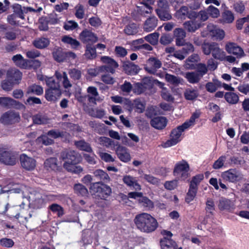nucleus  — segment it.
<instances>
[{
	"mask_svg": "<svg viewBox=\"0 0 249 249\" xmlns=\"http://www.w3.org/2000/svg\"><path fill=\"white\" fill-rule=\"evenodd\" d=\"M199 114L198 112H194L190 119L185 122L176 128L173 129L170 134V139L164 143V147H168L177 144L183 138V133L186 130L188 129L195 124L196 120L198 118Z\"/></svg>",
	"mask_w": 249,
	"mask_h": 249,
	"instance_id": "f257e3e1",
	"label": "nucleus"
},
{
	"mask_svg": "<svg viewBox=\"0 0 249 249\" xmlns=\"http://www.w3.org/2000/svg\"><path fill=\"white\" fill-rule=\"evenodd\" d=\"M134 222L139 230L147 233L154 231L158 226L156 219L150 214L145 213L137 215Z\"/></svg>",
	"mask_w": 249,
	"mask_h": 249,
	"instance_id": "f03ea898",
	"label": "nucleus"
},
{
	"mask_svg": "<svg viewBox=\"0 0 249 249\" xmlns=\"http://www.w3.org/2000/svg\"><path fill=\"white\" fill-rule=\"evenodd\" d=\"M61 158L65 161L64 167L69 172L76 173L78 166L77 153L76 151L65 150L61 153Z\"/></svg>",
	"mask_w": 249,
	"mask_h": 249,
	"instance_id": "7ed1b4c3",
	"label": "nucleus"
},
{
	"mask_svg": "<svg viewBox=\"0 0 249 249\" xmlns=\"http://www.w3.org/2000/svg\"><path fill=\"white\" fill-rule=\"evenodd\" d=\"M203 53L207 55L212 54L215 59L223 61L225 57V52L215 42L204 43L202 45Z\"/></svg>",
	"mask_w": 249,
	"mask_h": 249,
	"instance_id": "20e7f679",
	"label": "nucleus"
},
{
	"mask_svg": "<svg viewBox=\"0 0 249 249\" xmlns=\"http://www.w3.org/2000/svg\"><path fill=\"white\" fill-rule=\"evenodd\" d=\"M190 166L184 160L178 162L174 167V175L179 180H185L189 177Z\"/></svg>",
	"mask_w": 249,
	"mask_h": 249,
	"instance_id": "39448f33",
	"label": "nucleus"
},
{
	"mask_svg": "<svg viewBox=\"0 0 249 249\" xmlns=\"http://www.w3.org/2000/svg\"><path fill=\"white\" fill-rule=\"evenodd\" d=\"M18 161L16 153L0 147V162L7 165H14Z\"/></svg>",
	"mask_w": 249,
	"mask_h": 249,
	"instance_id": "423d86ee",
	"label": "nucleus"
},
{
	"mask_svg": "<svg viewBox=\"0 0 249 249\" xmlns=\"http://www.w3.org/2000/svg\"><path fill=\"white\" fill-rule=\"evenodd\" d=\"M90 190L93 194L98 193L99 196L103 199H106L111 193V189L109 186L100 182L92 183Z\"/></svg>",
	"mask_w": 249,
	"mask_h": 249,
	"instance_id": "0eeeda50",
	"label": "nucleus"
},
{
	"mask_svg": "<svg viewBox=\"0 0 249 249\" xmlns=\"http://www.w3.org/2000/svg\"><path fill=\"white\" fill-rule=\"evenodd\" d=\"M20 120V115L18 112L10 110L1 115L0 122L3 124L10 125L18 123Z\"/></svg>",
	"mask_w": 249,
	"mask_h": 249,
	"instance_id": "6e6552de",
	"label": "nucleus"
},
{
	"mask_svg": "<svg viewBox=\"0 0 249 249\" xmlns=\"http://www.w3.org/2000/svg\"><path fill=\"white\" fill-rule=\"evenodd\" d=\"M101 60L105 64L99 67L98 70L101 72H108L113 73L115 72V69L118 66L117 63L108 56H102L101 58Z\"/></svg>",
	"mask_w": 249,
	"mask_h": 249,
	"instance_id": "1a4fd4ad",
	"label": "nucleus"
},
{
	"mask_svg": "<svg viewBox=\"0 0 249 249\" xmlns=\"http://www.w3.org/2000/svg\"><path fill=\"white\" fill-rule=\"evenodd\" d=\"M221 177L224 180L233 183L239 181L243 178L241 172L235 169H230L223 172Z\"/></svg>",
	"mask_w": 249,
	"mask_h": 249,
	"instance_id": "9d476101",
	"label": "nucleus"
},
{
	"mask_svg": "<svg viewBox=\"0 0 249 249\" xmlns=\"http://www.w3.org/2000/svg\"><path fill=\"white\" fill-rule=\"evenodd\" d=\"M225 50L229 53L233 54L237 58H241L245 56L243 49L234 43H227L225 46Z\"/></svg>",
	"mask_w": 249,
	"mask_h": 249,
	"instance_id": "9b49d317",
	"label": "nucleus"
},
{
	"mask_svg": "<svg viewBox=\"0 0 249 249\" xmlns=\"http://www.w3.org/2000/svg\"><path fill=\"white\" fill-rule=\"evenodd\" d=\"M20 161L21 166L28 171L34 170L36 166V160L25 154L20 155Z\"/></svg>",
	"mask_w": 249,
	"mask_h": 249,
	"instance_id": "f8f14e48",
	"label": "nucleus"
},
{
	"mask_svg": "<svg viewBox=\"0 0 249 249\" xmlns=\"http://www.w3.org/2000/svg\"><path fill=\"white\" fill-rule=\"evenodd\" d=\"M161 66V63L159 59L151 57L147 60L144 69L148 72L154 74L156 70L160 68Z\"/></svg>",
	"mask_w": 249,
	"mask_h": 249,
	"instance_id": "ddd939ff",
	"label": "nucleus"
},
{
	"mask_svg": "<svg viewBox=\"0 0 249 249\" xmlns=\"http://www.w3.org/2000/svg\"><path fill=\"white\" fill-rule=\"evenodd\" d=\"M217 206L220 210L229 212H232L235 209L234 203L231 200L224 197L219 199Z\"/></svg>",
	"mask_w": 249,
	"mask_h": 249,
	"instance_id": "4468645a",
	"label": "nucleus"
},
{
	"mask_svg": "<svg viewBox=\"0 0 249 249\" xmlns=\"http://www.w3.org/2000/svg\"><path fill=\"white\" fill-rule=\"evenodd\" d=\"M118 158L123 162H127L131 160L128 150L125 147L119 145L115 150Z\"/></svg>",
	"mask_w": 249,
	"mask_h": 249,
	"instance_id": "2eb2a0df",
	"label": "nucleus"
},
{
	"mask_svg": "<svg viewBox=\"0 0 249 249\" xmlns=\"http://www.w3.org/2000/svg\"><path fill=\"white\" fill-rule=\"evenodd\" d=\"M183 25L184 29L190 33L195 32L203 26V24L197 19L185 21Z\"/></svg>",
	"mask_w": 249,
	"mask_h": 249,
	"instance_id": "dca6fc26",
	"label": "nucleus"
},
{
	"mask_svg": "<svg viewBox=\"0 0 249 249\" xmlns=\"http://www.w3.org/2000/svg\"><path fill=\"white\" fill-rule=\"evenodd\" d=\"M62 94L60 89H48L45 91V98L48 101L55 102Z\"/></svg>",
	"mask_w": 249,
	"mask_h": 249,
	"instance_id": "f3484780",
	"label": "nucleus"
},
{
	"mask_svg": "<svg viewBox=\"0 0 249 249\" xmlns=\"http://www.w3.org/2000/svg\"><path fill=\"white\" fill-rule=\"evenodd\" d=\"M124 183L128 187H133L136 190H141V186L135 178L130 175H125L123 178Z\"/></svg>",
	"mask_w": 249,
	"mask_h": 249,
	"instance_id": "a211bd4d",
	"label": "nucleus"
},
{
	"mask_svg": "<svg viewBox=\"0 0 249 249\" xmlns=\"http://www.w3.org/2000/svg\"><path fill=\"white\" fill-rule=\"evenodd\" d=\"M80 38L84 42L93 43L97 41V37L91 31L85 30L80 34Z\"/></svg>",
	"mask_w": 249,
	"mask_h": 249,
	"instance_id": "6ab92c4d",
	"label": "nucleus"
},
{
	"mask_svg": "<svg viewBox=\"0 0 249 249\" xmlns=\"http://www.w3.org/2000/svg\"><path fill=\"white\" fill-rule=\"evenodd\" d=\"M6 75L7 79L15 84L21 79L22 73L18 69H11L7 71Z\"/></svg>",
	"mask_w": 249,
	"mask_h": 249,
	"instance_id": "aec40b11",
	"label": "nucleus"
},
{
	"mask_svg": "<svg viewBox=\"0 0 249 249\" xmlns=\"http://www.w3.org/2000/svg\"><path fill=\"white\" fill-rule=\"evenodd\" d=\"M150 124L156 129H162L166 126L167 121L165 117H157L151 120Z\"/></svg>",
	"mask_w": 249,
	"mask_h": 249,
	"instance_id": "412c9836",
	"label": "nucleus"
},
{
	"mask_svg": "<svg viewBox=\"0 0 249 249\" xmlns=\"http://www.w3.org/2000/svg\"><path fill=\"white\" fill-rule=\"evenodd\" d=\"M55 76L58 80L62 81L63 86L65 89H68L72 86L71 83L68 79L66 72H63L61 73L59 71H56Z\"/></svg>",
	"mask_w": 249,
	"mask_h": 249,
	"instance_id": "4be33fe9",
	"label": "nucleus"
},
{
	"mask_svg": "<svg viewBox=\"0 0 249 249\" xmlns=\"http://www.w3.org/2000/svg\"><path fill=\"white\" fill-rule=\"evenodd\" d=\"M160 246L162 249H177L176 243L171 238L163 237L160 240Z\"/></svg>",
	"mask_w": 249,
	"mask_h": 249,
	"instance_id": "5701e85b",
	"label": "nucleus"
},
{
	"mask_svg": "<svg viewBox=\"0 0 249 249\" xmlns=\"http://www.w3.org/2000/svg\"><path fill=\"white\" fill-rule=\"evenodd\" d=\"M45 168L48 171H56L59 169L57 163V159L55 158H50L47 159L44 163Z\"/></svg>",
	"mask_w": 249,
	"mask_h": 249,
	"instance_id": "b1692460",
	"label": "nucleus"
},
{
	"mask_svg": "<svg viewBox=\"0 0 249 249\" xmlns=\"http://www.w3.org/2000/svg\"><path fill=\"white\" fill-rule=\"evenodd\" d=\"M50 44V40L45 37H39L36 39L33 42V45L35 47L39 49L47 48Z\"/></svg>",
	"mask_w": 249,
	"mask_h": 249,
	"instance_id": "393cba45",
	"label": "nucleus"
},
{
	"mask_svg": "<svg viewBox=\"0 0 249 249\" xmlns=\"http://www.w3.org/2000/svg\"><path fill=\"white\" fill-rule=\"evenodd\" d=\"M158 20L155 17L148 18L145 22L143 25V29L147 32L152 31L157 25Z\"/></svg>",
	"mask_w": 249,
	"mask_h": 249,
	"instance_id": "a878e982",
	"label": "nucleus"
},
{
	"mask_svg": "<svg viewBox=\"0 0 249 249\" xmlns=\"http://www.w3.org/2000/svg\"><path fill=\"white\" fill-rule=\"evenodd\" d=\"M234 19L233 13L229 10H225L223 12L221 15V18L219 19L220 23H232Z\"/></svg>",
	"mask_w": 249,
	"mask_h": 249,
	"instance_id": "bb28decb",
	"label": "nucleus"
},
{
	"mask_svg": "<svg viewBox=\"0 0 249 249\" xmlns=\"http://www.w3.org/2000/svg\"><path fill=\"white\" fill-rule=\"evenodd\" d=\"M33 123L36 124H45L48 123L49 118L47 116L39 113L32 116Z\"/></svg>",
	"mask_w": 249,
	"mask_h": 249,
	"instance_id": "cd10ccee",
	"label": "nucleus"
},
{
	"mask_svg": "<svg viewBox=\"0 0 249 249\" xmlns=\"http://www.w3.org/2000/svg\"><path fill=\"white\" fill-rule=\"evenodd\" d=\"M96 141L98 144L106 148H109L115 145V142L113 141L106 137H97Z\"/></svg>",
	"mask_w": 249,
	"mask_h": 249,
	"instance_id": "c85d7f7f",
	"label": "nucleus"
},
{
	"mask_svg": "<svg viewBox=\"0 0 249 249\" xmlns=\"http://www.w3.org/2000/svg\"><path fill=\"white\" fill-rule=\"evenodd\" d=\"M217 27L213 24H209L207 27L201 32V36L203 37H213L214 33L217 29Z\"/></svg>",
	"mask_w": 249,
	"mask_h": 249,
	"instance_id": "c756f323",
	"label": "nucleus"
},
{
	"mask_svg": "<svg viewBox=\"0 0 249 249\" xmlns=\"http://www.w3.org/2000/svg\"><path fill=\"white\" fill-rule=\"evenodd\" d=\"M43 92V89L42 87L36 84H33L30 86L27 89V94H35L36 95H41Z\"/></svg>",
	"mask_w": 249,
	"mask_h": 249,
	"instance_id": "7c9ffc66",
	"label": "nucleus"
},
{
	"mask_svg": "<svg viewBox=\"0 0 249 249\" xmlns=\"http://www.w3.org/2000/svg\"><path fill=\"white\" fill-rule=\"evenodd\" d=\"M185 77L188 81L192 84L198 83L202 78L201 75L196 71L187 72L185 73Z\"/></svg>",
	"mask_w": 249,
	"mask_h": 249,
	"instance_id": "2f4dec72",
	"label": "nucleus"
},
{
	"mask_svg": "<svg viewBox=\"0 0 249 249\" xmlns=\"http://www.w3.org/2000/svg\"><path fill=\"white\" fill-rule=\"evenodd\" d=\"M124 70L129 74H135L139 71V67L133 63L128 62L124 65Z\"/></svg>",
	"mask_w": 249,
	"mask_h": 249,
	"instance_id": "473e14b6",
	"label": "nucleus"
},
{
	"mask_svg": "<svg viewBox=\"0 0 249 249\" xmlns=\"http://www.w3.org/2000/svg\"><path fill=\"white\" fill-rule=\"evenodd\" d=\"M12 60L18 67L25 69L27 59H24L21 54L14 55L12 58Z\"/></svg>",
	"mask_w": 249,
	"mask_h": 249,
	"instance_id": "72a5a7b5",
	"label": "nucleus"
},
{
	"mask_svg": "<svg viewBox=\"0 0 249 249\" xmlns=\"http://www.w3.org/2000/svg\"><path fill=\"white\" fill-rule=\"evenodd\" d=\"M226 101L230 104H236L239 101L238 95L232 92H227L224 95Z\"/></svg>",
	"mask_w": 249,
	"mask_h": 249,
	"instance_id": "f704fd0d",
	"label": "nucleus"
},
{
	"mask_svg": "<svg viewBox=\"0 0 249 249\" xmlns=\"http://www.w3.org/2000/svg\"><path fill=\"white\" fill-rule=\"evenodd\" d=\"M54 59L57 62H63L67 58L66 53L63 52L61 48H58L53 53Z\"/></svg>",
	"mask_w": 249,
	"mask_h": 249,
	"instance_id": "c9c22d12",
	"label": "nucleus"
},
{
	"mask_svg": "<svg viewBox=\"0 0 249 249\" xmlns=\"http://www.w3.org/2000/svg\"><path fill=\"white\" fill-rule=\"evenodd\" d=\"M221 85L222 83L220 81L215 80L213 82L207 83L205 87L208 91L213 93L215 92L218 88L221 87Z\"/></svg>",
	"mask_w": 249,
	"mask_h": 249,
	"instance_id": "e433bc0d",
	"label": "nucleus"
},
{
	"mask_svg": "<svg viewBox=\"0 0 249 249\" xmlns=\"http://www.w3.org/2000/svg\"><path fill=\"white\" fill-rule=\"evenodd\" d=\"M94 176L105 181V182H108L110 179L108 174L101 169H97L93 172Z\"/></svg>",
	"mask_w": 249,
	"mask_h": 249,
	"instance_id": "4c0bfd02",
	"label": "nucleus"
},
{
	"mask_svg": "<svg viewBox=\"0 0 249 249\" xmlns=\"http://www.w3.org/2000/svg\"><path fill=\"white\" fill-rule=\"evenodd\" d=\"M48 89H60V80L54 79L53 77H46L45 79Z\"/></svg>",
	"mask_w": 249,
	"mask_h": 249,
	"instance_id": "58836bf2",
	"label": "nucleus"
},
{
	"mask_svg": "<svg viewBox=\"0 0 249 249\" xmlns=\"http://www.w3.org/2000/svg\"><path fill=\"white\" fill-rule=\"evenodd\" d=\"M184 97L186 100H195L198 95V91L193 89H186L184 93Z\"/></svg>",
	"mask_w": 249,
	"mask_h": 249,
	"instance_id": "ea45409f",
	"label": "nucleus"
},
{
	"mask_svg": "<svg viewBox=\"0 0 249 249\" xmlns=\"http://www.w3.org/2000/svg\"><path fill=\"white\" fill-rule=\"evenodd\" d=\"M90 116L97 118H102L106 114V111L102 108H92L89 111Z\"/></svg>",
	"mask_w": 249,
	"mask_h": 249,
	"instance_id": "a19ab883",
	"label": "nucleus"
},
{
	"mask_svg": "<svg viewBox=\"0 0 249 249\" xmlns=\"http://www.w3.org/2000/svg\"><path fill=\"white\" fill-rule=\"evenodd\" d=\"M165 79L167 82L174 85L179 84L182 81L181 78L168 73L165 74Z\"/></svg>",
	"mask_w": 249,
	"mask_h": 249,
	"instance_id": "79ce46f5",
	"label": "nucleus"
},
{
	"mask_svg": "<svg viewBox=\"0 0 249 249\" xmlns=\"http://www.w3.org/2000/svg\"><path fill=\"white\" fill-rule=\"evenodd\" d=\"M139 203L147 210H151L154 208L153 202L145 196H142L139 200Z\"/></svg>",
	"mask_w": 249,
	"mask_h": 249,
	"instance_id": "37998d69",
	"label": "nucleus"
},
{
	"mask_svg": "<svg viewBox=\"0 0 249 249\" xmlns=\"http://www.w3.org/2000/svg\"><path fill=\"white\" fill-rule=\"evenodd\" d=\"M124 32L127 35H134L138 32V26L135 23H130L126 26Z\"/></svg>",
	"mask_w": 249,
	"mask_h": 249,
	"instance_id": "c03bdc74",
	"label": "nucleus"
},
{
	"mask_svg": "<svg viewBox=\"0 0 249 249\" xmlns=\"http://www.w3.org/2000/svg\"><path fill=\"white\" fill-rule=\"evenodd\" d=\"M156 13L159 18L162 20H168L171 19L172 16L170 14L169 9L166 10H156Z\"/></svg>",
	"mask_w": 249,
	"mask_h": 249,
	"instance_id": "a18cd8bd",
	"label": "nucleus"
},
{
	"mask_svg": "<svg viewBox=\"0 0 249 249\" xmlns=\"http://www.w3.org/2000/svg\"><path fill=\"white\" fill-rule=\"evenodd\" d=\"M61 41L64 43L70 45L72 48H76L78 47V41L69 36H63Z\"/></svg>",
	"mask_w": 249,
	"mask_h": 249,
	"instance_id": "49530a36",
	"label": "nucleus"
},
{
	"mask_svg": "<svg viewBox=\"0 0 249 249\" xmlns=\"http://www.w3.org/2000/svg\"><path fill=\"white\" fill-rule=\"evenodd\" d=\"M197 189L189 186L188 192L185 197V201L187 203H190L193 201L196 196Z\"/></svg>",
	"mask_w": 249,
	"mask_h": 249,
	"instance_id": "de8ad7c7",
	"label": "nucleus"
},
{
	"mask_svg": "<svg viewBox=\"0 0 249 249\" xmlns=\"http://www.w3.org/2000/svg\"><path fill=\"white\" fill-rule=\"evenodd\" d=\"M204 176L200 174L197 175L193 177L190 184V186L196 188L198 189V185L200 182L203 179Z\"/></svg>",
	"mask_w": 249,
	"mask_h": 249,
	"instance_id": "09e8293b",
	"label": "nucleus"
},
{
	"mask_svg": "<svg viewBox=\"0 0 249 249\" xmlns=\"http://www.w3.org/2000/svg\"><path fill=\"white\" fill-rule=\"evenodd\" d=\"M15 100L10 97H0V105L4 107H11L13 106Z\"/></svg>",
	"mask_w": 249,
	"mask_h": 249,
	"instance_id": "8fccbe9b",
	"label": "nucleus"
},
{
	"mask_svg": "<svg viewBox=\"0 0 249 249\" xmlns=\"http://www.w3.org/2000/svg\"><path fill=\"white\" fill-rule=\"evenodd\" d=\"M152 10V7L147 6L141 3L139 6H137V11L142 15L145 16L146 14L151 13Z\"/></svg>",
	"mask_w": 249,
	"mask_h": 249,
	"instance_id": "3c124183",
	"label": "nucleus"
},
{
	"mask_svg": "<svg viewBox=\"0 0 249 249\" xmlns=\"http://www.w3.org/2000/svg\"><path fill=\"white\" fill-rule=\"evenodd\" d=\"M159 34L158 33L150 34L144 37V39L152 45L156 44L158 41Z\"/></svg>",
	"mask_w": 249,
	"mask_h": 249,
	"instance_id": "603ef678",
	"label": "nucleus"
},
{
	"mask_svg": "<svg viewBox=\"0 0 249 249\" xmlns=\"http://www.w3.org/2000/svg\"><path fill=\"white\" fill-rule=\"evenodd\" d=\"M49 209L54 213H57L58 217H61L64 214V209L59 205L53 203L49 206Z\"/></svg>",
	"mask_w": 249,
	"mask_h": 249,
	"instance_id": "864d4df0",
	"label": "nucleus"
},
{
	"mask_svg": "<svg viewBox=\"0 0 249 249\" xmlns=\"http://www.w3.org/2000/svg\"><path fill=\"white\" fill-rule=\"evenodd\" d=\"M102 160L106 162H113L115 160L114 158L109 154L103 151L97 152Z\"/></svg>",
	"mask_w": 249,
	"mask_h": 249,
	"instance_id": "5fc2aeb1",
	"label": "nucleus"
},
{
	"mask_svg": "<svg viewBox=\"0 0 249 249\" xmlns=\"http://www.w3.org/2000/svg\"><path fill=\"white\" fill-rule=\"evenodd\" d=\"M234 10L239 13H242L245 9V5L243 1L238 0L235 1L233 5Z\"/></svg>",
	"mask_w": 249,
	"mask_h": 249,
	"instance_id": "6e6d98bb",
	"label": "nucleus"
},
{
	"mask_svg": "<svg viewBox=\"0 0 249 249\" xmlns=\"http://www.w3.org/2000/svg\"><path fill=\"white\" fill-rule=\"evenodd\" d=\"M25 69H36L40 66L41 63L38 60H28L27 59V63L26 64Z\"/></svg>",
	"mask_w": 249,
	"mask_h": 249,
	"instance_id": "4d7b16f0",
	"label": "nucleus"
},
{
	"mask_svg": "<svg viewBox=\"0 0 249 249\" xmlns=\"http://www.w3.org/2000/svg\"><path fill=\"white\" fill-rule=\"evenodd\" d=\"M85 55L89 59L95 58L96 57V49L89 45L87 46Z\"/></svg>",
	"mask_w": 249,
	"mask_h": 249,
	"instance_id": "13d9d810",
	"label": "nucleus"
},
{
	"mask_svg": "<svg viewBox=\"0 0 249 249\" xmlns=\"http://www.w3.org/2000/svg\"><path fill=\"white\" fill-rule=\"evenodd\" d=\"M209 16L213 18H217L220 15V12L217 8L210 5L206 9Z\"/></svg>",
	"mask_w": 249,
	"mask_h": 249,
	"instance_id": "bf43d9fd",
	"label": "nucleus"
},
{
	"mask_svg": "<svg viewBox=\"0 0 249 249\" xmlns=\"http://www.w3.org/2000/svg\"><path fill=\"white\" fill-rule=\"evenodd\" d=\"M226 160V157L225 156H220L215 162L213 163V167L214 169H219L221 168L224 164Z\"/></svg>",
	"mask_w": 249,
	"mask_h": 249,
	"instance_id": "052dcab7",
	"label": "nucleus"
},
{
	"mask_svg": "<svg viewBox=\"0 0 249 249\" xmlns=\"http://www.w3.org/2000/svg\"><path fill=\"white\" fill-rule=\"evenodd\" d=\"M89 124L95 131L100 134L103 133V129H104L105 127L103 124L97 123L95 122H90Z\"/></svg>",
	"mask_w": 249,
	"mask_h": 249,
	"instance_id": "680f3d73",
	"label": "nucleus"
},
{
	"mask_svg": "<svg viewBox=\"0 0 249 249\" xmlns=\"http://www.w3.org/2000/svg\"><path fill=\"white\" fill-rule=\"evenodd\" d=\"M38 28L41 31H47L48 27V21L45 18L42 17L38 21Z\"/></svg>",
	"mask_w": 249,
	"mask_h": 249,
	"instance_id": "e2e57ef3",
	"label": "nucleus"
},
{
	"mask_svg": "<svg viewBox=\"0 0 249 249\" xmlns=\"http://www.w3.org/2000/svg\"><path fill=\"white\" fill-rule=\"evenodd\" d=\"M134 107L135 108V111L139 113L142 112L145 109L144 104L139 99L134 101Z\"/></svg>",
	"mask_w": 249,
	"mask_h": 249,
	"instance_id": "0e129e2a",
	"label": "nucleus"
},
{
	"mask_svg": "<svg viewBox=\"0 0 249 249\" xmlns=\"http://www.w3.org/2000/svg\"><path fill=\"white\" fill-rule=\"evenodd\" d=\"M14 14L18 15V17L21 19H24L23 10L21 6L18 4H14L12 6Z\"/></svg>",
	"mask_w": 249,
	"mask_h": 249,
	"instance_id": "69168bd1",
	"label": "nucleus"
},
{
	"mask_svg": "<svg viewBox=\"0 0 249 249\" xmlns=\"http://www.w3.org/2000/svg\"><path fill=\"white\" fill-rule=\"evenodd\" d=\"M14 84V82L7 79V80H3L2 82L1 87L4 90L10 91L13 89Z\"/></svg>",
	"mask_w": 249,
	"mask_h": 249,
	"instance_id": "338daca9",
	"label": "nucleus"
},
{
	"mask_svg": "<svg viewBox=\"0 0 249 249\" xmlns=\"http://www.w3.org/2000/svg\"><path fill=\"white\" fill-rule=\"evenodd\" d=\"M237 89L242 93L245 95L249 94V84L241 83L237 87Z\"/></svg>",
	"mask_w": 249,
	"mask_h": 249,
	"instance_id": "774afa93",
	"label": "nucleus"
}]
</instances>
